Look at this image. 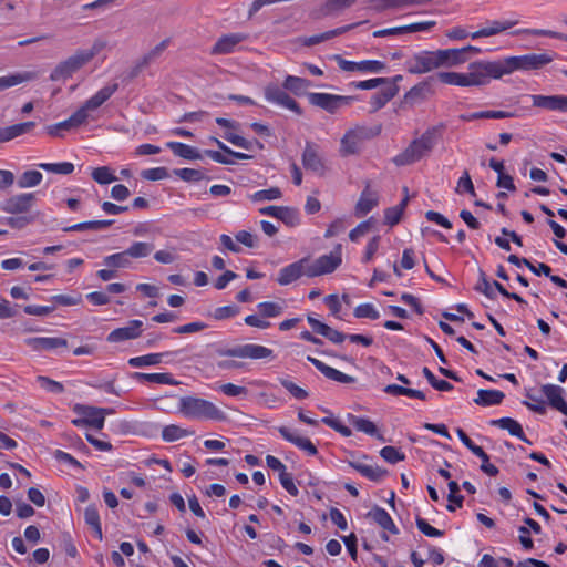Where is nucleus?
<instances>
[{
	"label": "nucleus",
	"mask_w": 567,
	"mask_h": 567,
	"mask_svg": "<svg viewBox=\"0 0 567 567\" xmlns=\"http://www.w3.org/2000/svg\"><path fill=\"white\" fill-rule=\"evenodd\" d=\"M514 72H528L526 54L505 56L494 61L476 60L468 64L466 72L442 71L437 73V79L446 85L477 87Z\"/></svg>",
	"instance_id": "f257e3e1"
},
{
	"label": "nucleus",
	"mask_w": 567,
	"mask_h": 567,
	"mask_svg": "<svg viewBox=\"0 0 567 567\" xmlns=\"http://www.w3.org/2000/svg\"><path fill=\"white\" fill-rule=\"evenodd\" d=\"M118 89L116 83L105 85L92 95L80 109L68 120L48 127L51 135H58L60 130H71L85 124L87 121L96 120L95 113Z\"/></svg>",
	"instance_id": "f03ea898"
},
{
	"label": "nucleus",
	"mask_w": 567,
	"mask_h": 567,
	"mask_svg": "<svg viewBox=\"0 0 567 567\" xmlns=\"http://www.w3.org/2000/svg\"><path fill=\"white\" fill-rule=\"evenodd\" d=\"M177 412L189 420L221 421L225 419V413L213 402L190 395L179 399Z\"/></svg>",
	"instance_id": "7ed1b4c3"
},
{
	"label": "nucleus",
	"mask_w": 567,
	"mask_h": 567,
	"mask_svg": "<svg viewBox=\"0 0 567 567\" xmlns=\"http://www.w3.org/2000/svg\"><path fill=\"white\" fill-rule=\"evenodd\" d=\"M439 137V128L432 127L426 130L420 137L413 140L402 153L394 157V163L403 166L422 159L432 151Z\"/></svg>",
	"instance_id": "20e7f679"
},
{
	"label": "nucleus",
	"mask_w": 567,
	"mask_h": 567,
	"mask_svg": "<svg viewBox=\"0 0 567 567\" xmlns=\"http://www.w3.org/2000/svg\"><path fill=\"white\" fill-rule=\"evenodd\" d=\"M73 411L78 415V417L72 421L75 426H91L97 431L104 427L105 416L114 413L113 409L84 404H75Z\"/></svg>",
	"instance_id": "39448f33"
},
{
	"label": "nucleus",
	"mask_w": 567,
	"mask_h": 567,
	"mask_svg": "<svg viewBox=\"0 0 567 567\" xmlns=\"http://www.w3.org/2000/svg\"><path fill=\"white\" fill-rule=\"evenodd\" d=\"M482 53L481 48L466 45L463 48L437 49L439 69H454L464 65L471 58V54Z\"/></svg>",
	"instance_id": "423d86ee"
},
{
	"label": "nucleus",
	"mask_w": 567,
	"mask_h": 567,
	"mask_svg": "<svg viewBox=\"0 0 567 567\" xmlns=\"http://www.w3.org/2000/svg\"><path fill=\"white\" fill-rule=\"evenodd\" d=\"M218 354L220 357L268 361H271L276 358L272 349L257 343L237 344L229 349L219 350Z\"/></svg>",
	"instance_id": "0eeeda50"
},
{
	"label": "nucleus",
	"mask_w": 567,
	"mask_h": 567,
	"mask_svg": "<svg viewBox=\"0 0 567 567\" xmlns=\"http://www.w3.org/2000/svg\"><path fill=\"white\" fill-rule=\"evenodd\" d=\"M94 56V51L92 50H81L59 63L55 69L52 71L50 79L52 81H61L71 78L75 72H78L82 66H84L87 62L92 60Z\"/></svg>",
	"instance_id": "6e6552de"
},
{
	"label": "nucleus",
	"mask_w": 567,
	"mask_h": 567,
	"mask_svg": "<svg viewBox=\"0 0 567 567\" xmlns=\"http://www.w3.org/2000/svg\"><path fill=\"white\" fill-rule=\"evenodd\" d=\"M308 101L311 105L333 114L342 107L350 106L354 101H357V97L313 92L308 94Z\"/></svg>",
	"instance_id": "1a4fd4ad"
},
{
	"label": "nucleus",
	"mask_w": 567,
	"mask_h": 567,
	"mask_svg": "<svg viewBox=\"0 0 567 567\" xmlns=\"http://www.w3.org/2000/svg\"><path fill=\"white\" fill-rule=\"evenodd\" d=\"M404 68L411 74H424L437 70L436 50H422L413 53L404 62Z\"/></svg>",
	"instance_id": "9d476101"
},
{
	"label": "nucleus",
	"mask_w": 567,
	"mask_h": 567,
	"mask_svg": "<svg viewBox=\"0 0 567 567\" xmlns=\"http://www.w3.org/2000/svg\"><path fill=\"white\" fill-rule=\"evenodd\" d=\"M342 262L341 245L327 255H322L316 260L308 258L310 277H318L333 272Z\"/></svg>",
	"instance_id": "9b49d317"
},
{
	"label": "nucleus",
	"mask_w": 567,
	"mask_h": 567,
	"mask_svg": "<svg viewBox=\"0 0 567 567\" xmlns=\"http://www.w3.org/2000/svg\"><path fill=\"white\" fill-rule=\"evenodd\" d=\"M338 66L346 72H360L364 74L382 73L386 64L379 60L349 61L339 55L336 56Z\"/></svg>",
	"instance_id": "f8f14e48"
},
{
	"label": "nucleus",
	"mask_w": 567,
	"mask_h": 567,
	"mask_svg": "<svg viewBox=\"0 0 567 567\" xmlns=\"http://www.w3.org/2000/svg\"><path fill=\"white\" fill-rule=\"evenodd\" d=\"M277 85L270 84L265 87V99L267 102L287 109L296 114H301L299 104L286 92Z\"/></svg>",
	"instance_id": "ddd939ff"
},
{
	"label": "nucleus",
	"mask_w": 567,
	"mask_h": 567,
	"mask_svg": "<svg viewBox=\"0 0 567 567\" xmlns=\"http://www.w3.org/2000/svg\"><path fill=\"white\" fill-rule=\"evenodd\" d=\"M303 276L310 277L308 258H301L281 268L278 272L277 282L281 286H288Z\"/></svg>",
	"instance_id": "4468645a"
},
{
	"label": "nucleus",
	"mask_w": 567,
	"mask_h": 567,
	"mask_svg": "<svg viewBox=\"0 0 567 567\" xmlns=\"http://www.w3.org/2000/svg\"><path fill=\"white\" fill-rule=\"evenodd\" d=\"M367 138V128L355 126L348 130L340 141V153L343 156L352 155L359 152L362 143Z\"/></svg>",
	"instance_id": "2eb2a0df"
},
{
	"label": "nucleus",
	"mask_w": 567,
	"mask_h": 567,
	"mask_svg": "<svg viewBox=\"0 0 567 567\" xmlns=\"http://www.w3.org/2000/svg\"><path fill=\"white\" fill-rule=\"evenodd\" d=\"M530 100L535 107L551 112L567 113V95L533 94L530 95Z\"/></svg>",
	"instance_id": "dca6fc26"
},
{
	"label": "nucleus",
	"mask_w": 567,
	"mask_h": 567,
	"mask_svg": "<svg viewBox=\"0 0 567 567\" xmlns=\"http://www.w3.org/2000/svg\"><path fill=\"white\" fill-rule=\"evenodd\" d=\"M143 331L142 320H131L126 326L112 330L106 340L111 343L123 342L138 338Z\"/></svg>",
	"instance_id": "f3484780"
},
{
	"label": "nucleus",
	"mask_w": 567,
	"mask_h": 567,
	"mask_svg": "<svg viewBox=\"0 0 567 567\" xmlns=\"http://www.w3.org/2000/svg\"><path fill=\"white\" fill-rule=\"evenodd\" d=\"M368 517L371 518L375 524H378L383 529L384 533L381 535L383 540H389L388 534H399V528L396 527L390 514L384 508L380 506H374L368 513Z\"/></svg>",
	"instance_id": "a211bd4d"
},
{
	"label": "nucleus",
	"mask_w": 567,
	"mask_h": 567,
	"mask_svg": "<svg viewBox=\"0 0 567 567\" xmlns=\"http://www.w3.org/2000/svg\"><path fill=\"white\" fill-rule=\"evenodd\" d=\"M515 20H489L472 34V40L497 35L516 25Z\"/></svg>",
	"instance_id": "6ab92c4d"
},
{
	"label": "nucleus",
	"mask_w": 567,
	"mask_h": 567,
	"mask_svg": "<svg viewBox=\"0 0 567 567\" xmlns=\"http://www.w3.org/2000/svg\"><path fill=\"white\" fill-rule=\"evenodd\" d=\"M34 202V195L24 193L14 195L1 204V209L9 214H22L30 210Z\"/></svg>",
	"instance_id": "aec40b11"
},
{
	"label": "nucleus",
	"mask_w": 567,
	"mask_h": 567,
	"mask_svg": "<svg viewBox=\"0 0 567 567\" xmlns=\"http://www.w3.org/2000/svg\"><path fill=\"white\" fill-rule=\"evenodd\" d=\"M347 422L352 425L358 432H362L371 437H374L381 442H384L385 439L383 434L379 431L378 426L373 421L368 417L359 416L352 413H348L346 415Z\"/></svg>",
	"instance_id": "412c9836"
},
{
	"label": "nucleus",
	"mask_w": 567,
	"mask_h": 567,
	"mask_svg": "<svg viewBox=\"0 0 567 567\" xmlns=\"http://www.w3.org/2000/svg\"><path fill=\"white\" fill-rule=\"evenodd\" d=\"M24 343L34 351H54L66 348L68 341L60 337H34L24 340Z\"/></svg>",
	"instance_id": "4be33fe9"
},
{
	"label": "nucleus",
	"mask_w": 567,
	"mask_h": 567,
	"mask_svg": "<svg viewBox=\"0 0 567 567\" xmlns=\"http://www.w3.org/2000/svg\"><path fill=\"white\" fill-rule=\"evenodd\" d=\"M542 393L546 396L551 408L558 410L564 415H567V402L564 400V389L555 384H544Z\"/></svg>",
	"instance_id": "5701e85b"
},
{
	"label": "nucleus",
	"mask_w": 567,
	"mask_h": 567,
	"mask_svg": "<svg viewBox=\"0 0 567 567\" xmlns=\"http://www.w3.org/2000/svg\"><path fill=\"white\" fill-rule=\"evenodd\" d=\"M308 360L329 380L346 384L354 382L353 377L346 374L316 358L308 357Z\"/></svg>",
	"instance_id": "b1692460"
},
{
	"label": "nucleus",
	"mask_w": 567,
	"mask_h": 567,
	"mask_svg": "<svg viewBox=\"0 0 567 567\" xmlns=\"http://www.w3.org/2000/svg\"><path fill=\"white\" fill-rule=\"evenodd\" d=\"M39 76L37 71H21L0 76V91L17 86L35 80Z\"/></svg>",
	"instance_id": "393cba45"
},
{
	"label": "nucleus",
	"mask_w": 567,
	"mask_h": 567,
	"mask_svg": "<svg viewBox=\"0 0 567 567\" xmlns=\"http://www.w3.org/2000/svg\"><path fill=\"white\" fill-rule=\"evenodd\" d=\"M302 163L307 169H310L317 174H323L324 172L322 158L315 145L307 144L302 154Z\"/></svg>",
	"instance_id": "a878e982"
},
{
	"label": "nucleus",
	"mask_w": 567,
	"mask_h": 567,
	"mask_svg": "<svg viewBox=\"0 0 567 567\" xmlns=\"http://www.w3.org/2000/svg\"><path fill=\"white\" fill-rule=\"evenodd\" d=\"M244 39L245 35L240 33H230L223 35L217 40L212 52L215 54L231 53Z\"/></svg>",
	"instance_id": "bb28decb"
},
{
	"label": "nucleus",
	"mask_w": 567,
	"mask_h": 567,
	"mask_svg": "<svg viewBox=\"0 0 567 567\" xmlns=\"http://www.w3.org/2000/svg\"><path fill=\"white\" fill-rule=\"evenodd\" d=\"M348 465L371 481H378L385 474V471H383L380 466L364 463L360 460L349 461Z\"/></svg>",
	"instance_id": "cd10ccee"
},
{
	"label": "nucleus",
	"mask_w": 567,
	"mask_h": 567,
	"mask_svg": "<svg viewBox=\"0 0 567 567\" xmlns=\"http://www.w3.org/2000/svg\"><path fill=\"white\" fill-rule=\"evenodd\" d=\"M133 380L140 382H150L156 384H168L176 385L178 382L173 378L171 373L161 372V373H143V372H133L131 374Z\"/></svg>",
	"instance_id": "c85d7f7f"
},
{
	"label": "nucleus",
	"mask_w": 567,
	"mask_h": 567,
	"mask_svg": "<svg viewBox=\"0 0 567 567\" xmlns=\"http://www.w3.org/2000/svg\"><path fill=\"white\" fill-rule=\"evenodd\" d=\"M378 202L379 195L375 192L369 189L363 190L355 206L357 216H365L378 205Z\"/></svg>",
	"instance_id": "c756f323"
},
{
	"label": "nucleus",
	"mask_w": 567,
	"mask_h": 567,
	"mask_svg": "<svg viewBox=\"0 0 567 567\" xmlns=\"http://www.w3.org/2000/svg\"><path fill=\"white\" fill-rule=\"evenodd\" d=\"M404 192H405V195L402 198V200L398 205L390 207V208L385 209V212H384V224H386L390 227H393L400 223V220L403 216V213L408 206V203H409L408 189L404 188Z\"/></svg>",
	"instance_id": "7c9ffc66"
},
{
	"label": "nucleus",
	"mask_w": 567,
	"mask_h": 567,
	"mask_svg": "<svg viewBox=\"0 0 567 567\" xmlns=\"http://www.w3.org/2000/svg\"><path fill=\"white\" fill-rule=\"evenodd\" d=\"M166 146L174 153V155L184 159H200L202 154L199 151L190 145L181 142H167Z\"/></svg>",
	"instance_id": "2f4dec72"
},
{
	"label": "nucleus",
	"mask_w": 567,
	"mask_h": 567,
	"mask_svg": "<svg viewBox=\"0 0 567 567\" xmlns=\"http://www.w3.org/2000/svg\"><path fill=\"white\" fill-rule=\"evenodd\" d=\"M35 126L34 122L14 124L0 130V141L7 142L30 132Z\"/></svg>",
	"instance_id": "473e14b6"
},
{
	"label": "nucleus",
	"mask_w": 567,
	"mask_h": 567,
	"mask_svg": "<svg viewBox=\"0 0 567 567\" xmlns=\"http://www.w3.org/2000/svg\"><path fill=\"white\" fill-rule=\"evenodd\" d=\"M527 55V63H528V72L529 71H537L543 69L544 66L548 65L554 61L556 58L555 52H542V53H528Z\"/></svg>",
	"instance_id": "72a5a7b5"
},
{
	"label": "nucleus",
	"mask_w": 567,
	"mask_h": 567,
	"mask_svg": "<svg viewBox=\"0 0 567 567\" xmlns=\"http://www.w3.org/2000/svg\"><path fill=\"white\" fill-rule=\"evenodd\" d=\"M84 520H85L86 525H89L92 528L94 536L99 540H102L103 532H102V526H101V519H100L99 511L95 505H89L84 509Z\"/></svg>",
	"instance_id": "f704fd0d"
},
{
	"label": "nucleus",
	"mask_w": 567,
	"mask_h": 567,
	"mask_svg": "<svg viewBox=\"0 0 567 567\" xmlns=\"http://www.w3.org/2000/svg\"><path fill=\"white\" fill-rule=\"evenodd\" d=\"M171 355V352L148 353L128 359L127 363L133 368L154 367L162 362L163 357Z\"/></svg>",
	"instance_id": "c9c22d12"
},
{
	"label": "nucleus",
	"mask_w": 567,
	"mask_h": 567,
	"mask_svg": "<svg viewBox=\"0 0 567 567\" xmlns=\"http://www.w3.org/2000/svg\"><path fill=\"white\" fill-rule=\"evenodd\" d=\"M282 86L296 95H301L311 86V82L300 76L287 75Z\"/></svg>",
	"instance_id": "e433bc0d"
},
{
	"label": "nucleus",
	"mask_w": 567,
	"mask_h": 567,
	"mask_svg": "<svg viewBox=\"0 0 567 567\" xmlns=\"http://www.w3.org/2000/svg\"><path fill=\"white\" fill-rule=\"evenodd\" d=\"M193 434V431L182 427L181 425L169 424L163 427L161 436L164 442H175L192 436Z\"/></svg>",
	"instance_id": "4c0bfd02"
},
{
	"label": "nucleus",
	"mask_w": 567,
	"mask_h": 567,
	"mask_svg": "<svg viewBox=\"0 0 567 567\" xmlns=\"http://www.w3.org/2000/svg\"><path fill=\"white\" fill-rule=\"evenodd\" d=\"M504 399V393L498 390H478L477 398L474 400L476 404L489 406L499 404Z\"/></svg>",
	"instance_id": "58836bf2"
},
{
	"label": "nucleus",
	"mask_w": 567,
	"mask_h": 567,
	"mask_svg": "<svg viewBox=\"0 0 567 567\" xmlns=\"http://www.w3.org/2000/svg\"><path fill=\"white\" fill-rule=\"evenodd\" d=\"M357 0H326L321 7L323 16H333L352 7Z\"/></svg>",
	"instance_id": "ea45409f"
},
{
	"label": "nucleus",
	"mask_w": 567,
	"mask_h": 567,
	"mask_svg": "<svg viewBox=\"0 0 567 567\" xmlns=\"http://www.w3.org/2000/svg\"><path fill=\"white\" fill-rule=\"evenodd\" d=\"M491 424L508 431V433L513 436L524 439V431L522 425L511 417L493 420Z\"/></svg>",
	"instance_id": "a19ab883"
},
{
	"label": "nucleus",
	"mask_w": 567,
	"mask_h": 567,
	"mask_svg": "<svg viewBox=\"0 0 567 567\" xmlns=\"http://www.w3.org/2000/svg\"><path fill=\"white\" fill-rule=\"evenodd\" d=\"M513 34H515V35L548 37V38L558 39V40L567 42V34L561 33V32H557V31H554V30H547V29H530V28L518 29V30L514 31Z\"/></svg>",
	"instance_id": "79ce46f5"
},
{
	"label": "nucleus",
	"mask_w": 567,
	"mask_h": 567,
	"mask_svg": "<svg viewBox=\"0 0 567 567\" xmlns=\"http://www.w3.org/2000/svg\"><path fill=\"white\" fill-rule=\"evenodd\" d=\"M383 391L388 394H391V395H405V396H409V398H413V399H420V400H425L426 396L425 394L422 392V391H419V390H414V389H410V388H405V386H402V385H398V384H388Z\"/></svg>",
	"instance_id": "37998d69"
},
{
	"label": "nucleus",
	"mask_w": 567,
	"mask_h": 567,
	"mask_svg": "<svg viewBox=\"0 0 567 567\" xmlns=\"http://www.w3.org/2000/svg\"><path fill=\"white\" fill-rule=\"evenodd\" d=\"M91 176L100 185H107L118 179L114 171L109 166L93 168Z\"/></svg>",
	"instance_id": "c03bdc74"
},
{
	"label": "nucleus",
	"mask_w": 567,
	"mask_h": 567,
	"mask_svg": "<svg viewBox=\"0 0 567 567\" xmlns=\"http://www.w3.org/2000/svg\"><path fill=\"white\" fill-rule=\"evenodd\" d=\"M396 93H398L396 86L392 85V86L374 94L370 100V104L373 107V110L377 111V110L383 107L390 100H392Z\"/></svg>",
	"instance_id": "a18cd8bd"
},
{
	"label": "nucleus",
	"mask_w": 567,
	"mask_h": 567,
	"mask_svg": "<svg viewBox=\"0 0 567 567\" xmlns=\"http://www.w3.org/2000/svg\"><path fill=\"white\" fill-rule=\"evenodd\" d=\"M321 422L338 432L343 437H350L352 435V430L346 425L344 422L338 416L330 414L322 417Z\"/></svg>",
	"instance_id": "49530a36"
},
{
	"label": "nucleus",
	"mask_w": 567,
	"mask_h": 567,
	"mask_svg": "<svg viewBox=\"0 0 567 567\" xmlns=\"http://www.w3.org/2000/svg\"><path fill=\"white\" fill-rule=\"evenodd\" d=\"M380 246H381V236L374 235L373 237H371L364 247L361 261L363 264L372 262L380 249Z\"/></svg>",
	"instance_id": "de8ad7c7"
},
{
	"label": "nucleus",
	"mask_w": 567,
	"mask_h": 567,
	"mask_svg": "<svg viewBox=\"0 0 567 567\" xmlns=\"http://www.w3.org/2000/svg\"><path fill=\"white\" fill-rule=\"evenodd\" d=\"M513 116V113L506 111H478L464 115L463 120L475 121L481 118H509Z\"/></svg>",
	"instance_id": "09e8293b"
},
{
	"label": "nucleus",
	"mask_w": 567,
	"mask_h": 567,
	"mask_svg": "<svg viewBox=\"0 0 567 567\" xmlns=\"http://www.w3.org/2000/svg\"><path fill=\"white\" fill-rule=\"evenodd\" d=\"M43 179V175L35 169L25 171L18 179V187L31 188L38 186Z\"/></svg>",
	"instance_id": "8fccbe9b"
},
{
	"label": "nucleus",
	"mask_w": 567,
	"mask_h": 567,
	"mask_svg": "<svg viewBox=\"0 0 567 567\" xmlns=\"http://www.w3.org/2000/svg\"><path fill=\"white\" fill-rule=\"evenodd\" d=\"M103 264L110 268H127L131 265L127 250L109 255L103 259Z\"/></svg>",
	"instance_id": "3c124183"
},
{
	"label": "nucleus",
	"mask_w": 567,
	"mask_h": 567,
	"mask_svg": "<svg viewBox=\"0 0 567 567\" xmlns=\"http://www.w3.org/2000/svg\"><path fill=\"white\" fill-rule=\"evenodd\" d=\"M281 190L278 187H270L268 189L257 190L249 195V198L254 203L276 200L281 197Z\"/></svg>",
	"instance_id": "603ef678"
},
{
	"label": "nucleus",
	"mask_w": 567,
	"mask_h": 567,
	"mask_svg": "<svg viewBox=\"0 0 567 567\" xmlns=\"http://www.w3.org/2000/svg\"><path fill=\"white\" fill-rule=\"evenodd\" d=\"M215 390L230 398H247L248 390L245 386L234 383H224L215 388Z\"/></svg>",
	"instance_id": "864d4df0"
},
{
	"label": "nucleus",
	"mask_w": 567,
	"mask_h": 567,
	"mask_svg": "<svg viewBox=\"0 0 567 567\" xmlns=\"http://www.w3.org/2000/svg\"><path fill=\"white\" fill-rule=\"evenodd\" d=\"M154 249L150 243L135 241L126 250L130 258H144L147 257Z\"/></svg>",
	"instance_id": "5fc2aeb1"
},
{
	"label": "nucleus",
	"mask_w": 567,
	"mask_h": 567,
	"mask_svg": "<svg viewBox=\"0 0 567 567\" xmlns=\"http://www.w3.org/2000/svg\"><path fill=\"white\" fill-rule=\"evenodd\" d=\"M39 167L54 174L68 175L74 171V165L70 162L61 163H40Z\"/></svg>",
	"instance_id": "6e6d98bb"
},
{
	"label": "nucleus",
	"mask_w": 567,
	"mask_h": 567,
	"mask_svg": "<svg viewBox=\"0 0 567 567\" xmlns=\"http://www.w3.org/2000/svg\"><path fill=\"white\" fill-rule=\"evenodd\" d=\"M113 220H91V221H84L75 224L71 227H69L66 230L69 231H82V230H100L107 228Z\"/></svg>",
	"instance_id": "4d7b16f0"
},
{
	"label": "nucleus",
	"mask_w": 567,
	"mask_h": 567,
	"mask_svg": "<svg viewBox=\"0 0 567 567\" xmlns=\"http://www.w3.org/2000/svg\"><path fill=\"white\" fill-rule=\"evenodd\" d=\"M278 219L288 227H297L301 224V217L296 208L284 207Z\"/></svg>",
	"instance_id": "13d9d810"
},
{
	"label": "nucleus",
	"mask_w": 567,
	"mask_h": 567,
	"mask_svg": "<svg viewBox=\"0 0 567 567\" xmlns=\"http://www.w3.org/2000/svg\"><path fill=\"white\" fill-rule=\"evenodd\" d=\"M353 315L357 318H367L371 320H377L380 318L379 310L372 303L369 302L360 303L359 306H357L354 308Z\"/></svg>",
	"instance_id": "bf43d9fd"
},
{
	"label": "nucleus",
	"mask_w": 567,
	"mask_h": 567,
	"mask_svg": "<svg viewBox=\"0 0 567 567\" xmlns=\"http://www.w3.org/2000/svg\"><path fill=\"white\" fill-rule=\"evenodd\" d=\"M37 383L42 390L50 393L60 394L64 391V386L62 383L54 381L48 377H37Z\"/></svg>",
	"instance_id": "052dcab7"
},
{
	"label": "nucleus",
	"mask_w": 567,
	"mask_h": 567,
	"mask_svg": "<svg viewBox=\"0 0 567 567\" xmlns=\"http://www.w3.org/2000/svg\"><path fill=\"white\" fill-rule=\"evenodd\" d=\"M259 313L265 318H275L281 315L282 306L276 302H260L257 305Z\"/></svg>",
	"instance_id": "680f3d73"
},
{
	"label": "nucleus",
	"mask_w": 567,
	"mask_h": 567,
	"mask_svg": "<svg viewBox=\"0 0 567 567\" xmlns=\"http://www.w3.org/2000/svg\"><path fill=\"white\" fill-rule=\"evenodd\" d=\"M380 455L384 461H386L390 464H395L405 458L404 453H402L396 447L390 445L382 447L380 451Z\"/></svg>",
	"instance_id": "e2e57ef3"
},
{
	"label": "nucleus",
	"mask_w": 567,
	"mask_h": 567,
	"mask_svg": "<svg viewBox=\"0 0 567 567\" xmlns=\"http://www.w3.org/2000/svg\"><path fill=\"white\" fill-rule=\"evenodd\" d=\"M423 372V375L426 378V380L429 381V383L437 391H450L452 390V384L449 383L447 381L445 380H439L436 379V377L433 374V372L429 369V368H423L422 370Z\"/></svg>",
	"instance_id": "0e129e2a"
},
{
	"label": "nucleus",
	"mask_w": 567,
	"mask_h": 567,
	"mask_svg": "<svg viewBox=\"0 0 567 567\" xmlns=\"http://www.w3.org/2000/svg\"><path fill=\"white\" fill-rule=\"evenodd\" d=\"M174 174L185 182H198L204 178L203 172L194 168H177Z\"/></svg>",
	"instance_id": "69168bd1"
},
{
	"label": "nucleus",
	"mask_w": 567,
	"mask_h": 567,
	"mask_svg": "<svg viewBox=\"0 0 567 567\" xmlns=\"http://www.w3.org/2000/svg\"><path fill=\"white\" fill-rule=\"evenodd\" d=\"M281 385L296 399L305 400L309 396V393L303 388L295 384L292 381L288 379L280 380Z\"/></svg>",
	"instance_id": "338daca9"
},
{
	"label": "nucleus",
	"mask_w": 567,
	"mask_h": 567,
	"mask_svg": "<svg viewBox=\"0 0 567 567\" xmlns=\"http://www.w3.org/2000/svg\"><path fill=\"white\" fill-rule=\"evenodd\" d=\"M348 224L344 218H337L332 223L329 224L324 237L326 238H332L334 236H338L339 234L343 233L347 228Z\"/></svg>",
	"instance_id": "774afa93"
}]
</instances>
